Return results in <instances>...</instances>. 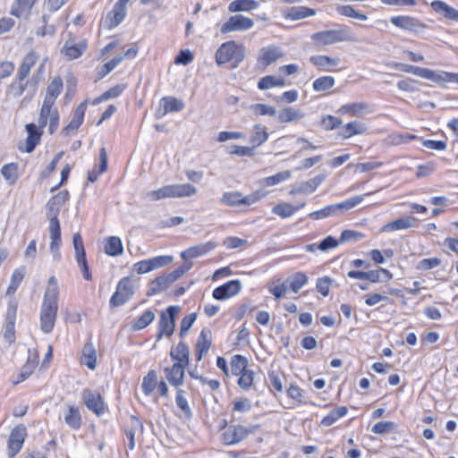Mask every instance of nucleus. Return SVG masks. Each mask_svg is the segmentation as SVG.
Listing matches in <instances>:
<instances>
[{
    "label": "nucleus",
    "instance_id": "nucleus-59",
    "mask_svg": "<svg viewBox=\"0 0 458 458\" xmlns=\"http://www.w3.org/2000/svg\"><path fill=\"white\" fill-rule=\"evenodd\" d=\"M157 385V374L154 370H150L143 378L141 388L146 395H149Z\"/></svg>",
    "mask_w": 458,
    "mask_h": 458
},
{
    "label": "nucleus",
    "instance_id": "nucleus-29",
    "mask_svg": "<svg viewBox=\"0 0 458 458\" xmlns=\"http://www.w3.org/2000/svg\"><path fill=\"white\" fill-rule=\"evenodd\" d=\"M170 357L174 362L190 364V349L184 341H180L175 347H172Z\"/></svg>",
    "mask_w": 458,
    "mask_h": 458
},
{
    "label": "nucleus",
    "instance_id": "nucleus-19",
    "mask_svg": "<svg viewBox=\"0 0 458 458\" xmlns=\"http://www.w3.org/2000/svg\"><path fill=\"white\" fill-rule=\"evenodd\" d=\"M249 430L242 425L229 426L222 434L223 442L225 445H234L245 438Z\"/></svg>",
    "mask_w": 458,
    "mask_h": 458
},
{
    "label": "nucleus",
    "instance_id": "nucleus-12",
    "mask_svg": "<svg viewBox=\"0 0 458 458\" xmlns=\"http://www.w3.org/2000/svg\"><path fill=\"white\" fill-rule=\"evenodd\" d=\"M254 25L252 19L242 14L231 16L220 29L221 33L225 34L233 31H244L251 29Z\"/></svg>",
    "mask_w": 458,
    "mask_h": 458
},
{
    "label": "nucleus",
    "instance_id": "nucleus-23",
    "mask_svg": "<svg viewBox=\"0 0 458 458\" xmlns=\"http://www.w3.org/2000/svg\"><path fill=\"white\" fill-rule=\"evenodd\" d=\"M216 246L217 244L215 242H207L204 243H200L183 250L181 253V258L185 260L189 259H195L213 250Z\"/></svg>",
    "mask_w": 458,
    "mask_h": 458
},
{
    "label": "nucleus",
    "instance_id": "nucleus-61",
    "mask_svg": "<svg viewBox=\"0 0 458 458\" xmlns=\"http://www.w3.org/2000/svg\"><path fill=\"white\" fill-rule=\"evenodd\" d=\"M272 212L282 218H287L296 212V208L289 203H280L272 208Z\"/></svg>",
    "mask_w": 458,
    "mask_h": 458
},
{
    "label": "nucleus",
    "instance_id": "nucleus-28",
    "mask_svg": "<svg viewBox=\"0 0 458 458\" xmlns=\"http://www.w3.org/2000/svg\"><path fill=\"white\" fill-rule=\"evenodd\" d=\"M26 131L28 133L27 139H26V147L25 151L27 153H31L36 146L39 143L41 135H42V129L39 127H37L34 123H29L25 126Z\"/></svg>",
    "mask_w": 458,
    "mask_h": 458
},
{
    "label": "nucleus",
    "instance_id": "nucleus-22",
    "mask_svg": "<svg viewBox=\"0 0 458 458\" xmlns=\"http://www.w3.org/2000/svg\"><path fill=\"white\" fill-rule=\"evenodd\" d=\"M283 55L284 53L279 47L276 46H269L267 47H263L259 50L258 62L261 64L264 67H267L271 64L276 62Z\"/></svg>",
    "mask_w": 458,
    "mask_h": 458
},
{
    "label": "nucleus",
    "instance_id": "nucleus-7",
    "mask_svg": "<svg viewBox=\"0 0 458 458\" xmlns=\"http://www.w3.org/2000/svg\"><path fill=\"white\" fill-rule=\"evenodd\" d=\"M265 196V193L261 191H257L247 196H243L239 191L225 192L222 196V201L229 207H236L241 205L250 206L258 202L260 199Z\"/></svg>",
    "mask_w": 458,
    "mask_h": 458
},
{
    "label": "nucleus",
    "instance_id": "nucleus-51",
    "mask_svg": "<svg viewBox=\"0 0 458 458\" xmlns=\"http://www.w3.org/2000/svg\"><path fill=\"white\" fill-rule=\"evenodd\" d=\"M285 85L284 78H277L273 75H267L261 78L258 82V88L261 90L268 89L274 87H283Z\"/></svg>",
    "mask_w": 458,
    "mask_h": 458
},
{
    "label": "nucleus",
    "instance_id": "nucleus-11",
    "mask_svg": "<svg viewBox=\"0 0 458 458\" xmlns=\"http://www.w3.org/2000/svg\"><path fill=\"white\" fill-rule=\"evenodd\" d=\"M27 437V428L23 424L14 427L7 441L8 457L13 458L22 448Z\"/></svg>",
    "mask_w": 458,
    "mask_h": 458
},
{
    "label": "nucleus",
    "instance_id": "nucleus-32",
    "mask_svg": "<svg viewBox=\"0 0 458 458\" xmlns=\"http://www.w3.org/2000/svg\"><path fill=\"white\" fill-rule=\"evenodd\" d=\"M126 9L116 6L114 4L112 10L107 13L106 17V26L107 29L112 30L117 27L125 18Z\"/></svg>",
    "mask_w": 458,
    "mask_h": 458
},
{
    "label": "nucleus",
    "instance_id": "nucleus-20",
    "mask_svg": "<svg viewBox=\"0 0 458 458\" xmlns=\"http://www.w3.org/2000/svg\"><path fill=\"white\" fill-rule=\"evenodd\" d=\"M189 365L174 362L172 367L165 368L164 372L167 381L174 386H180L183 383L185 368Z\"/></svg>",
    "mask_w": 458,
    "mask_h": 458
},
{
    "label": "nucleus",
    "instance_id": "nucleus-41",
    "mask_svg": "<svg viewBox=\"0 0 458 458\" xmlns=\"http://www.w3.org/2000/svg\"><path fill=\"white\" fill-rule=\"evenodd\" d=\"M68 199L69 192L67 191H62L48 200L47 208L54 213V216H57L61 207L68 200Z\"/></svg>",
    "mask_w": 458,
    "mask_h": 458
},
{
    "label": "nucleus",
    "instance_id": "nucleus-53",
    "mask_svg": "<svg viewBox=\"0 0 458 458\" xmlns=\"http://www.w3.org/2000/svg\"><path fill=\"white\" fill-rule=\"evenodd\" d=\"M37 0H15V4L12 6L10 13L20 18L22 13L30 11L35 4Z\"/></svg>",
    "mask_w": 458,
    "mask_h": 458
},
{
    "label": "nucleus",
    "instance_id": "nucleus-56",
    "mask_svg": "<svg viewBox=\"0 0 458 458\" xmlns=\"http://www.w3.org/2000/svg\"><path fill=\"white\" fill-rule=\"evenodd\" d=\"M335 81L332 76H322L313 81V89L316 92H322L334 87Z\"/></svg>",
    "mask_w": 458,
    "mask_h": 458
},
{
    "label": "nucleus",
    "instance_id": "nucleus-17",
    "mask_svg": "<svg viewBox=\"0 0 458 458\" xmlns=\"http://www.w3.org/2000/svg\"><path fill=\"white\" fill-rule=\"evenodd\" d=\"M184 108V103L182 100L174 97H163L160 99L159 106L156 111V117L162 118L168 113L179 112Z\"/></svg>",
    "mask_w": 458,
    "mask_h": 458
},
{
    "label": "nucleus",
    "instance_id": "nucleus-42",
    "mask_svg": "<svg viewBox=\"0 0 458 458\" xmlns=\"http://www.w3.org/2000/svg\"><path fill=\"white\" fill-rule=\"evenodd\" d=\"M54 105L55 103L44 99L38 120L40 129L47 126L48 119L54 114V111H58Z\"/></svg>",
    "mask_w": 458,
    "mask_h": 458
},
{
    "label": "nucleus",
    "instance_id": "nucleus-30",
    "mask_svg": "<svg viewBox=\"0 0 458 458\" xmlns=\"http://www.w3.org/2000/svg\"><path fill=\"white\" fill-rule=\"evenodd\" d=\"M417 218L414 216H403L393 222L386 224L381 232H393L397 230H405L411 228L415 225Z\"/></svg>",
    "mask_w": 458,
    "mask_h": 458
},
{
    "label": "nucleus",
    "instance_id": "nucleus-62",
    "mask_svg": "<svg viewBox=\"0 0 458 458\" xmlns=\"http://www.w3.org/2000/svg\"><path fill=\"white\" fill-rule=\"evenodd\" d=\"M291 176H292V174L290 171H288V170L283 171V172H279L274 175L266 177L264 179V182H265L266 186H274V185H277V184L281 183L284 181L288 180L289 178H291Z\"/></svg>",
    "mask_w": 458,
    "mask_h": 458
},
{
    "label": "nucleus",
    "instance_id": "nucleus-36",
    "mask_svg": "<svg viewBox=\"0 0 458 458\" xmlns=\"http://www.w3.org/2000/svg\"><path fill=\"white\" fill-rule=\"evenodd\" d=\"M107 170V152L105 148L99 150V165L98 170L94 166L92 170L88 172V181L94 182L98 180V176Z\"/></svg>",
    "mask_w": 458,
    "mask_h": 458
},
{
    "label": "nucleus",
    "instance_id": "nucleus-58",
    "mask_svg": "<svg viewBox=\"0 0 458 458\" xmlns=\"http://www.w3.org/2000/svg\"><path fill=\"white\" fill-rule=\"evenodd\" d=\"M175 403L177 407L183 412L185 417H191V410L189 406L188 400L185 396V391L182 389H178L176 391Z\"/></svg>",
    "mask_w": 458,
    "mask_h": 458
},
{
    "label": "nucleus",
    "instance_id": "nucleus-1",
    "mask_svg": "<svg viewBox=\"0 0 458 458\" xmlns=\"http://www.w3.org/2000/svg\"><path fill=\"white\" fill-rule=\"evenodd\" d=\"M59 286L55 276L48 278L40 308V329L45 334L52 332L58 311Z\"/></svg>",
    "mask_w": 458,
    "mask_h": 458
},
{
    "label": "nucleus",
    "instance_id": "nucleus-54",
    "mask_svg": "<svg viewBox=\"0 0 458 458\" xmlns=\"http://www.w3.org/2000/svg\"><path fill=\"white\" fill-rule=\"evenodd\" d=\"M155 319V313L151 310H146L131 325L133 330H141L148 327Z\"/></svg>",
    "mask_w": 458,
    "mask_h": 458
},
{
    "label": "nucleus",
    "instance_id": "nucleus-21",
    "mask_svg": "<svg viewBox=\"0 0 458 458\" xmlns=\"http://www.w3.org/2000/svg\"><path fill=\"white\" fill-rule=\"evenodd\" d=\"M212 342L211 330L208 327L203 328L196 342V360L200 361L202 357L208 353Z\"/></svg>",
    "mask_w": 458,
    "mask_h": 458
},
{
    "label": "nucleus",
    "instance_id": "nucleus-44",
    "mask_svg": "<svg viewBox=\"0 0 458 458\" xmlns=\"http://www.w3.org/2000/svg\"><path fill=\"white\" fill-rule=\"evenodd\" d=\"M259 3L255 0H233L228 5L231 13L249 12L257 9Z\"/></svg>",
    "mask_w": 458,
    "mask_h": 458
},
{
    "label": "nucleus",
    "instance_id": "nucleus-47",
    "mask_svg": "<svg viewBox=\"0 0 458 458\" xmlns=\"http://www.w3.org/2000/svg\"><path fill=\"white\" fill-rule=\"evenodd\" d=\"M171 285L165 275L157 276L151 281L149 287L147 291L148 296H153L160 292L166 290Z\"/></svg>",
    "mask_w": 458,
    "mask_h": 458
},
{
    "label": "nucleus",
    "instance_id": "nucleus-34",
    "mask_svg": "<svg viewBox=\"0 0 458 458\" xmlns=\"http://www.w3.org/2000/svg\"><path fill=\"white\" fill-rule=\"evenodd\" d=\"M87 49V44L84 41L78 44L66 41L63 47L62 53L70 60L79 58Z\"/></svg>",
    "mask_w": 458,
    "mask_h": 458
},
{
    "label": "nucleus",
    "instance_id": "nucleus-39",
    "mask_svg": "<svg viewBox=\"0 0 458 458\" xmlns=\"http://www.w3.org/2000/svg\"><path fill=\"white\" fill-rule=\"evenodd\" d=\"M82 362L89 369H95L97 366V352L91 342H87L82 348Z\"/></svg>",
    "mask_w": 458,
    "mask_h": 458
},
{
    "label": "nucleus",
    "instance_id": "nucleus-5",
    "mask_svg": "<svg viewBox=\"0 0 458 458\" xmlns=\"http://www.w3.org/2000/svg\"><path fill=\"white\" fill-rule=\"evenodd\" d=\"M363 200L361 196H356L345 199L343 202L328 205L320 210L313 211L309 214V217L314 220L323 219L332 216H339L347 210L356 207Z\"/></svg>",
    "mask_w": 458,
    "mask_h": 458
},
{
    "label": "nucleus",
    "instance_id": "nucleus-4",
    "mask_svg": "<svg viewBox=\"0 0 458 458\" xmlns=\"http://www.w3.org/2000/svg\"><path fill=\"white\" fill-rule=\"evenodd\" d=\"M245 49L235 41H227L223 43L216 53V62L218 65L227 63L232 64L233 68H236L244 59Z\"/></svg>",
    "mask_w": 458,
    "mask_h": 458
},
{
    "label": "nucleus",
    "instance_id": "nucleus-38",
    "mask_svg": "<svg viewBox=\"0 0 458 458\" xmlns=\"http://www.w3.org/2000/svg\"><path fill=\"white\" fill-rule=\"evenodd\" d=\"M304 115V113L300 109L284 107L278 113L277 120L281 123H286L302 119Z\"/></svg>",
    "mask_w": 458,
    "mask_h": 458
},
{
    "label": "nucleus",
    "instance_id": "nucleus-48",
    "mask_svg": "<svg viewBox=\"0 0 458 458\" xmlns=\"http://www.w3.org/2000/svg\"><path fill=\"white\" fill-rule=\"evenodd\" d=\"M284 282L293 293H298L307 284L308 277L304 273L297 272L289 276Z\"/></svg>",
    "mask_w": 458,
    "mask_h": 458
},
{
    "label": "nucleus",
    "instance_id": "nucleus-9",
    "mask_svg": "<svg viewBox=\"0 0 458 458\" xmlns=\"http://www.w3.org/2000/svg\"><path fill=\"white\" fill-rule=\"evenodd\" d=\"M81 399L87 409L97 416H100L106 411V403L99 392L86 388L81 392Z\"/></svg>",
    "mask_w": 458,
    "mask_h": 458
},
{
    "label": "nucleus",
    "instance_id": "nucleus-15",
    "mask_svg": "<svg viewBox=\"0 0 458 458\" xmlns=\"http://www.w3.org/2000/svg\"><path fill=\"white\" fill-rule=\"evenodd\" d=\"M160 190L164 192L165 199L189 197L197 191V189L190 183L165 185Z\"/></svg>",
    "mask_w": 458,
    "mask_h": 458
},
{
    "label": "nucleus",
    "instance_id": "nucleus-40",
    "mask_svg": "<svg viewBox=\"0 0 458 458\" xmlns=\"http://www.w3.org/2000/svg\"><path fill=\"white\" fill-rule=\"evenodd\" d=\"M64 88L61 77H55L47 86L45 100L55 103Z\"/></svg>",
    "mask_w": 458,
    "mask_h": 458
},
{
    "label": "nucleus",
    "instance_id": "nucleus-35",
    "mask_svg": "<svg viewBox=\"0 0 458 458\" xmlns=\"http://www.w3.org/2000/svg\"><path fill=\"white\" fill-rule=\"evenodd\" d=\"M367 131V126L358 121H352L346 123L339 131V136L343 139H349L354 135L363 134Z\"/></svg>",
    "mask_w": 458,
    "mask_h": 458
},
{
    "label": "nucleus",
    "instance_id": "nucleus-57",
    "mask_svg": "<svg viewBox=\"0 0 458 458\" xmlns=\"http://www.w3.org/2000/svg\"><path fill=\"white\" fill-rule=\"evenodd\" d=\"M338 14L345 16V17H351L354 19H358L360 21H366L368 20V16L364 13H360L353 9L352 5H337L335 8Z\"/></svg>",
    "mask_w": 458,
    "mask_h": 458
},
{
    "label": "nucleus",
    "instance_id": "nucleus-16",
    "mask_svg": "<svg viewBox=\"0 0 458 458\" xmlns=\"http://www.w3.org/2000/svg\"><path fill=\"white\" fill-rule=\"evenodd\" d=\"M17 305L9 303L5 314V326L3 336L6 342L13 344L15 341V321H16Z\"/></svg>",
    "mask_w": 458,
    "mask_h": 458
},
{
    "label": "nucleus",
    "instance_id": "nucleus-6",
    "mask_svg": "<svg viewBox=\"0 0 458 458\" xmlns=\"http://www.w3.org/2000/svg\"><path fill=\"white\" fill-rule=\"evenodd\" d=\"M179 311V306L172 305L161 312L156 336L157 341H160L163 336L171 337L173 335L175 328L176 316Z\"/></svg>",
    "mask_w": 458,
    "mask_h": 458
},
{
    "label": "nucleus",
    "instance_id": "nucleus-45",
    "mask_svg": "<svg viewBox=\"0 0 458 458\" xmlns=\"http://www.w3.org/2000/svg\"><path fill=\"white\" fill-rule=\"evenodd\" d=\"M123 251L122 241L117 236H110L106 239L105 252L112 257L121 255Z\"/></svg>",
    "mask_w": 458,
    "mask_h": 458
},
{
    "label": "nucleus",
    "instance_id": "nucleus-55",
    "mask_svg": "<svg viewBox=\"0 0 458 458\" xmlns=\"http://www.w3.org/2000/svg\"><path fill=\"white\" fill-rule=\"evenodd\" d=\"M3 177L11 184H13L18 179V165L16 163L5 164L1 168Z\"/></svg>",
    "mask_w": 458,
    "mask_h": 458
},
{
    "label": "nucleus",
    "instance_id": "nucleus-60",
    "mask_svg": "<svg viewBox=\"0 0 458 458\" xmlns=\"http://www.w3.org/2000/svg\"><path fill=\"white\" fill-rule=\"evenodd\" d=\"M248 360L242 355H234L231 361V370L233 375H240L247 369Z\"/></svg>",
    "mask_w": 458,
    "mask_h": 458
},
{
    "label": "nucleus",
    "instance_id": "nucleus-27",
    "mask_svg": "<svg viewBox=\"0 0 458 458\" xmlns=\"http://www.w3.org/2000/svg\"><path fill=\"white\" fill-rule=\"evenodd\" d=\"M65 424L73 430H78L82 424V418L78 407L69 405L63 414Z\"/></svg>",
    "mask_w": 458,
    "mask_h": 458
},
{
    "label": "nucleus",
    "instance_id": "nucleus-50",
    "mask_svg": "<svg viewBox=\"0 0 458 458\" xmlns=\"http://www.w3.org/2000/svg\"><path fill=\"white\" fill-rule=\"evenodd\" d=\"M393 277L392 273L386 268L367 271L366 280L371 283L387 282Z\"/></svg>",
    "mask_w": 458,
    "mask_h": 458
},
{
    "label": "nucleus",
    "instance_id": "nucleus-24",
    "mask_svg": "<svg viewBox=\"0 0 458 458\" xmlns=\"http://www.w3.org/2000/svg\"><path fill=\"white\" fill-rule=\"evenodd\" d=\"M338 112L343 114H350L352 116L360 117L363 114H371L373 108L366 102H354L343 105Z\"/></svg>",
    "mask_w": 458,
    "mask_h": 458
},
{
    "label": "nucleus",
    "instance_id": "nucleus-13",
    "mask_svg": "<svg viewBox=\"0 0 458 458\" xmlns=\"http://www.w3.org/2000/svg\"><path fill=\"white\" fill-rule=\"evenodd\" d=\"M49 233L51 238L50 251L55 260H60V246H61V227L56 215L49 219Z\"/></svg>",
    "mask_w": 458,
    "mask_h": 458
},
{
    "label": "nucleus",
    "instance_id": "nucleus-43",
    "mask_svg": "<svg viewBox=\"0 0 458 458\" xmlns=\"http://www.w3.org/2000/svg\"><path fill=\"white\" fill-rule=\"evenodd\" d=\"M315 14L316 11L314 9L306 6H293L288 10L285 17L292 21H297L306 17L314 16Z\"/></svg>",
    "mask_w": 458,
    "mask_h": 458
},
{
    "label": "nucleus",
    "instance_id": "nucleus-46",
    "mask_svg": "<svg viewBox=\"0 0 458 458\" xmlns=\"http://www.w3.org/2000/svg\"><path fill=\"white\" fill-rule=\"evenodd\" d=\"M347 412L348 409L346 406H338L322 419L320 426L329 427L335 423L340 418L345 416Z\"/></svg>",
    "mask_w": 458,
    "mask_h": 458
},
{
    "label": "nucleus",
    "instance_id": "nucleus-8",
    "mask_svg": "<svg viewBox=\"0 0 458 458\" xmlns=\"http://www.w3.org/2000/svg\"><path fill=\"white\" fill-rule=\"evenodd\" d=\"M37 86L38 80L35 77H32L31 80H30L29 75L17 72L15 80L10 84L7 92L13 98H17L21 97L28 88H30L32 89L33 96L36 93Z\"/></svg>",
    "mask_w": 458,
    "mask_h": 458
},
{
    "label": "nucleus",
    "instance_id": "nucleus-14",
    "mask_svg": "<svg viewBox=\"0 0 458 458\" xmlns=\"http://www.w3.org/2000/svg\"><path fill=\"white\" fill-rule=\"evenodd\" d=\"M393 25L411 32H421L427 26L421 21L411 16H393L390 19Z\"/></svg>",
    "mask_w": 458,
    "mask_h": 458
},
{
    "label": "nucleus",
    "instance_id": "nucleus-64",
    "mask_svg": "<svg viewBox=\"0 0 458 458\" xmlns=\"http://www.w3.org/2000/svg\"><path fill=\"white\" fill-rule=\"evenodd\" d=\"M287 395L298 404H306L304 391L296 385H291L287 389Z\"/></svg>",
    "mask_w": 458,
    "mask_h": 458
},
{
    "label": "nucleus",
    "instance_id": "nucleus-37",
    "mask_svg": "<svg viewBox=\"0 0 458 458\" xmlns=\"http://www.w3.org/2000/svg\"><path fill=\"white\" fill-rule=\"evenodd\" d=\"M310 62L315 66H318V68L322 69L323 71L330 72L331 70L329 69V67L337 66L338 64L340 63V59L332 58L328 55H319L310 56Z\"/></svg>",
    "mask_w": 458,
    "mask_h": 458
},
{
    "label": "nucleus",
    "instance_id": "nucleus-49",
    "mask_svg": "<svg viewBox=\"0 0 458 458\" xmlns=\"http://www.w3.org/2000/svg\"><path fill=\"white\" fill-rule=\"evenodd\" d=\"M39 58V55L36 51H30L22 59L18 72L30 75L31 68L35 65Z\"/></svg>",
    "mask_w": 458,
    "mask_h": 458
},
{
    "label": "nucleus",
    "instance_id": "nucleus-18",
    "mask_svg": "<svg viewBox=\"0 0 458 458\" xmlns=\"http://www.w3.org/2000/svg\"><path fill=\"white\" fill-rule=\"evenodd\" d=\"M241 289L242 284L239 280H231L215 288L212 296L217 301H224L236 295Z\"/></svg>",
    "mask_w": 458,
    "mask_h": 458
},
{
    "label": "nucleus",
    "instance_id": "nucleus-31",
    "mask_svg": "<svg viewBox=\"0 0 458 458\" xmlns=\"http://www.w3.org/2000/svg\"><path fill=\"white\" fill-rule=\"evenodd\" d=\"M431 8L437 13L448 20L458 22V10L448 5L446 3L436 0L431 3Z\"/></svg>",
    "mask_w": 458,
    "mask_h": 458
},
{
    "label": "nucleus",
    "instance_id": "nucleus-52",
    "mask_svg": "<svg viewBox=\"0 0 458 458\" xmlns=\"http://www.w3.org/2000/svg\"><path fill=\"white\" fill-rule=\"evenodd\" d=\"M253 129L254 132L251 134L250 140L254 147H259L267 140L268 133L267 132L265 126L259 123L255 124Z\"/></svg>",
    "mask_w": 458,
    "mask_h": 458
},
{
    "label": "nucleus",
    "instance_id": "nucleus-25",
    "mask_svg": "<svg viewBox=\"0 0 458 458\" xmlns=\"http://www.w3.org/2000/svg\"><path fill=\"white\" fill-rule=\"evenodd\" d=\"M28 359L26 364L21 368L20 374L18 375L17 380L14 384H19L28 378L34 371L35 368L38 364V354L34 350H28Z\"/></svg>",
    "mask_w": 458,
    "mask_h": 458
},
{
    "label": "nucleus",
    "instance_id": "nucleus-33",
    "mask_svg": "<svg viewBox=\"0 0 458 458\" xmlns=\"http://www.w3.org/2000/svg\"><path fill=\"white\" fill-rule=\"evenodd\" d=\"M86 110V101L81 103L72 114V118L69 124L64 128L63 131L68 134L71 131H76L83 123Z\"/></svg>",
    "mask_w": 458,
    "mask_h": 458
},
{
    "label": "nucleus",
    "instance_id": "nucleus-63",
    "mask_svg": "<svg viewBox=\"0 0 458 458\" xmlns=\"http://www.w3.org/2000/svg\"><path fill=\"white\" fill-rule=\"evenodd\" d=\"M192 267L191 262H185L171 273L166 274V277L168 282L172 284L174 282L182 277L185 273H187Z\"/></svg>",
    "mask_w": 458,
    "mask_h": 458
},
{
    "label": "nucleus",
    "instance_id": "nucleus-3",
    "mask_svg": "<svg viewBox=\"0 0 458 458\" xmlns=\"http://www.w3.org/2000/svg\"><path fill=\"white\" fill-rule=\"evenodd\" d=\"M313 42L319 46H329L340 42H354L356 38L350 27L341 25L335 30H327L313 33L310 36Z\"/></svg>",
    "mask_w": 458,
    "mask_h": 458
},
{
    "label": "nucleus",
    "instance_id": "nucleus-10",
    "mask_svg": "<svg viewBox=\"0 0 458 458\" xmlns=\"http://www.w3.org/2000/svg\"><path fill=\"white\" fill-rule=\"evenodd\" d=\"M134 292L131 285L129 277L122 278L116 286V291L111 296L110 307H119L127 302L133 295Z\"/></svg>",
    "mask_w": 458,
    "mask_h": 458
},
{
    "label": "nucleus",
    "instance_id": "nucleus-2",
    "mask_svg": "<svg viewBox=\"0 0 458 458\" xmlns=\"http://www.w3.org/2000/svg\"><path fill=\"white\" fill-rule=\"evenodd\" d=\"M391 67L407 73H412L419 77L429 80L442 87H445L446 83L458 84V73L448 72L444 71H433L428 68H422L411 64L394 62L390 64Z\"/></svg>",
    "mask_w": 458,
    "mask_h": 458
},
{
    "label": "nucleus",
    "instance_id": "nucleus-26",
    "mask_svg": "<svg viewBox=\"0 0 458 458\" xmlns=\"http://www.w3.org/2000/svg\"><path fill=\"white\" fill-rule=\"evenodd\" d=\"M324 174H318L314 178L310 179L307 182H304L299 185L293 186L290 191V194H310L316 191L318 186L325 180Z\"/></svg>",
    "mask_w": 458,
    "mask_h": 458
}]
</instances>
